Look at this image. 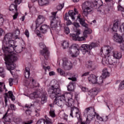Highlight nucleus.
Listing matches in <instances>:
<instances>
[{
  "label": "nucleus",
  "mask_w": 124,
  "mask_h": 124,
  "mask_svg": "<svg viewBox=\"0 0 124 124\" xmlns=\"http://www.w3.org/2000/svg\"><path fill=\"white\" fill-rule=\"evenodd\" d=\"M37 123V124H47L46 123V120L44 119H39Z\"/></svg>",
  "instance_id": "f704fd0d"
},
{
  "label": "nucleus",
  "mask_w": 124,
  "mask_h": 124,
  "mask_svg": "<svg viewBox=\"0 0 124 124\" xmlns=\"http://www.w3.org/2000/svg\"><path fill=\"white\" fill-rule=\"evenodd\" d=\"M44 21H45V18H44V16H39L35 21L36 26L39 27V25H41V24H43Z\"/></svg>",
  "instance_id": "2eb2a0df"
},
{
  "label": "nucleus",
  "mask_w": 124,
  "mask_h": 124,
  "mask_svg": "<svg viewBox=\"0 0 124 124\" xmlns=\"http://www.w3.org/2000/svg\"><path fill=\"white\" fill-rule=\"evenodd\" d=\"M55 73L54 71H51L49 73V76H53V75H55Z\"/></svg>",
  "instance_id": "338daca9"
},
{
  "label": "nucleus",
  "mask_w": 124,
  "mask_h": 124,
  "mask_svg": "<svg viewBox=\"0 0 124 124\" xmlns=\"http://www.w3.org/2000/svg\"><path fill=\"white\" fill-rule=\"evenodd\" d=\"M122 29H123L124 31V23L122 24V25H121L120 26V29H119V31H121L122 32Z\"/></svg>",
  "instance_id": "052dcab7"
},
{
  "label": "nucleus",
  "mask_w": 124,
  "mask_h": 124,
  "mask_svg": "<svg viewBox=\"0 0 124 124\" xmlns=\"http://www.w3.org/2000/svg\"><path fill=\"white\" fill-rule=\"evenodd\" d=\"M47 93L43 90L41 92L37 91L33 92L32 93L30 94V97L31 99H34V98H38L41 97V104L43 105L44 103L47 102Z\"/></svg>",
  "instance_id": "0eeeda50"
},
{
  "label": "nucleus",
  "mask_w": 124,
  "mask_h": 124,
  "mask_svg": "<svg viewBox=\"0 0 124 124\" xmlns=\"http://www.w3.org/2000/svg\"><path fill=\"white\" fill-rule=\"evenodd\" d=\"M62 61V67L65 70H70L72 68V63L69 62L66 58H63Z\"/></svg>",
  "instance_id": "f8f14e48"
},
{
  "label": "nucleus",
  "mask_w": 124,
  "mask_h": 124,
  "mask_svg": "<svg viewBox=\"0 0 124 124\" xmlns=\"http://www.w3.org/2000/svg\"><path fill=\"white\" fill-rule=\"evenodd\" d=\"M32 84L34 88H36V87H37V86L36 85V82L34 81V79H32Z\"/></svg>",
  "instance_id": "13d9d810"
},
{
  "label": "nucleus",
  "mask_w": 124,
  "mask_h": 124,
  "mask_svg": "<svg viewBox=\"0 0 124 124\" xmlns=\"http://www.w3.org/2000/svg\"><path fill=\"white\" fill-rule=\"evenodd\" d=\"M73 112L76 113V117H78V122L81 123V124H90L91 122L93 120V119L94 117H96V119L100 121L101 122H107L108 121V116H106L105 117L102 118L99 116V114L95 112V109L93 107H90L86 108L84 112V116L86 118V122H82V119L79 114V109L77 108H72L70 113V116L73 118Z\"/></svg>",
  "instance_id": "f257e3e1"
},
{
  "label": "nucleus",
  "mask_w": 124,
  "mask_h": 124,
  "mask_svg": "<svg viewBox=\"0 0 124 124\" xmlns=\"http://www.w3.org/2000/svg\"><path fill=\"white\" fill-rule=\"evenodd\" d=\"M81 90H82V92H84V93L89 92V89L85 87H82L81 88Z\"/></svg>",
  "instance_id": "6e6d98bb"
},
{
  "label": "nucleus",
  "mask_w": 124,
  "mask_h": 124,
  "mask_svg": "<svg viewBox=\"0 0 124 124\" xmlns=\"http://www.w3.org/2000/svg\"><path fill=\"white\" fill-rule=\"evenodd\" d=\"M62 95L64 97V99L67 98L68 105L69 107L72 106L73 103H74V100L73 99V93L71 92H66L64 93H61Z\"/></svg>",
  "instance_id": "9d476101"
},
{
  "label": "nucleus",
  "mask_w": 124,
  "mask_h": 124,
  "mask_svg": "<svg viewBox=\"0 0 124 124\" xmlns=\"http://www.w3.org/2000/svg\"><path fill=\"white\" fill-rule=\"evenodd\" d=\"M8 93L10 98L13 101H14V100H15V98H14V96L13 95V93L12 92V91H9Z\"/></svg>",
  "instance_id": "e433bc0d"
},
{
  "label": "nucleus",
  "mask_w": 124,
  "mask_h": 124,
  "mask_svg": "<svg viewBox=\"0 0 124 124\" xmlns=\"http://www.w3.org/2000/svg\"><path fill=\"white\" fill-rule=\"evenodd\" d=\"M2 87L5 89V84L3 82H0V93H2Z\"/></svg>",
  "instance_id": "58836bf2"
},
{
  "label": "nucleus",
  "mask_w": 124,
  "mask_h": 124,
  "mask_svg": "<svg viewBox=\"0 0 124 124\" xmlns=\"http://www.w3.org/2000/svg\"><path fill=\"white\" fill-rule=\"evenodd\" d=\"M43 68L45 70V71H46L47 69V70H49V69H50L51 67H50L49 66H45V65L43 66Z\"/></svg>",
  "instance_id": "4d7b16f0"
},
{
  "label": "nucleus",
  "mask_w": 124,
  "mask_h": 124,
  "mask_svg": "<svg viewBox=\"0 0 124 124\" xmlns=\"http://www.w3.org/2000/svg\"><path fill=\"white\" fill-rule=\"evenodd\" d=\"M118 29H119V23L118 22H116L113 24L112 31H115L116 32V31H118Z\"/></svg>",
  "instance_id": "c756f323"
},
{
  "label": "nucleus",
  "mask_w": 124,
  "mask_h": 124,
  "mask_svg": "<svg viewBox=\"0 0 124 124\" xmlns=\"http://www.w3.org/2000/svg\"><path fill=\"white\" fill-rule=\"evenodd\" d=\"M113 40L118 43H122V36L118 35V33H115L113 36Z\"/></svg>",
  "instance_id": "a211bd4d"
},
{
  "label": "nucleus",
  "mask_w": 124,
  "mask_h": 124,
  "mask_svg": "<svg viewBox=\"0 0 124 124\" xmlns=\"http://www.w3.org/2000/svg\"><path fill=\"white\" fill-rule=\"evenodd\" d=\"M49 29V26H47L46 24H44L41 26L40 28V31L42 33H46L47 31Z\"/></svg>",
  "instance_id": "4be33fe9"
},
{
  "label": "nucleus",
  "mask_w": 124,
  "mask_h": 124,
  "mask_svg": "<svg viewBox=\"0 0 124 124\" xmlns=\"http://www.w3.org/2000/svg\"><path fill=\"white\" fill-rule=\"evenodd\" d=\"M18 15H19V13H18L17 12L15 14V15L13 16V19L14 20H15L18 18Z\"/></svg>",
  "instance_id": "864d4df0"
},
{
  "label": "nucleus",
  "mask_w": 124,
  "mask_h": 124,
  "mask_svg": "<svg viewBox=\"0 0 124 124\" xmlns=\"http://www.w3.org/2000/svg\"><path fill=\"white\" fill-rule=\"evenodd\" d=\"M101 76H102L105 79L107 78V77H109V72H108V69H107V68H104L103 69Z\"/></svg>",
  "instance_id": "393cba45"
},
{
  "label": "nucleus",
  "mask_w": 124,
  "mask_h": 124,
  "mask_svg": "<svg viewBox=\"0 0 124 124\" xmlns=\"http://www.w3.org/2000/svg\"><path fill=\"white\" fill-rule=\"evenodd\" d=\"M39 45L40 48L43 49V50H40L41 55L43 56L46 60H48L49 56H50V52L48 48L46 47V46L43 43H40Z\"/></svg>",
  "instance_id": "1a4fd4ad"
},
{
  "label": "nucleus",
  "mask_w": 124,
  "mask_h": 124,
  "mask_svg": "<svg viewBox=\"0 0 124 124\" xmlns=\"http://www.w3.org/2000/svg\"><path fill=\"white\" fill-rule=\"evenodd\" d=\"M97 77L94 75H91L89 77H88V80L90 83L92 84H96V79Z\"/></svg>",
  "instance_id": "f3484780"
},
{
  "label": "nucleus",
  "mask_w": 124,
  "mask_h": 124,
  "mask_svg": "<svg viewBox=\"0 0 124 124\" xmlns=\"http://www.w3.org/2000/svg\"><path fill=\"white\" fill-rule=\"evenodd\" d=\"M25 34L29 38L30 37V32H29V30H26L25 31Z\"/></svg>",
  "instance_id": "603ef678"
},
{
  "label": "nucleus",
  "mask_w": 124,
  "mask_h": 124,
  "mask_svg": "<svg viewBox=\"0 0 124 124\" xmlns=\"http://www.w3.org/2000/svg\"><path fill=\"white\" fill-rule=\"evenodd\" d=\"M89 74H90L89 72H87L84 73L83 74H82L81 77H84V76H88V75H89Z\"/></svg>",
  "instance_id": "bf43d9fd"
},
{
  "label": "nucleus",
  "mask_w": 124,
  "mask_h": 124,
  "mask_svg": "<svg viewBox=\"0 0 124 124\" xmlns=\"http://www.w3.org/2000/svg\"><path fill=\"white\" fill-rule=\"evenodd\" d=\"M74 86H75V82L73 81L70 82L67 86V90L69 92H74V89H75Z\"/></svg>",
  "instance_id": "aec40b11"
},
{
  "label": "nucleus",
  "mask_w": 124,
  "mask_h": 124,
  "mask_svg": "<svg viewBox=\"0 0 124 124\" xmlns=\"http://www.w3.org/2000/svg\"><path fill=\"white\" fill-rule=\"evenodd\" d=\"M73 25L75 27V28H80V25L77 22H74Z\"/></svg>",
  "instance_id": "5fc2aeb1"
},
{
  "label": "nucleus",
  "mask_w": 124,
  "mask_h": 124,
  "mask_svg": "<svg viewBox=\"0 0 124 124\" xmlns=\"http://www.w3.org/2000/svg\"><path fill=\"white\" fill-rule=\"evenodd\" d=\"M64 31L66 34H68L70 32V30H69V28L67 27H64Z\"/></svg>",
  "instance_id": "79ce46f5"
},
{
  "label": "nucleus",
  "mask_w": 124,
  "mask_h": 124,
  "mask_svg": "<svg viewBox=\"0 0 124 124\" xmlns=\"http://www.w3.org/2000/svg\"><path fill=\"white\" fill-rule=\"evenodd\" d=\"M80 15H78V19H79L80 24H81L82 26H83V27H85V28H87V27H88V24L85 23V19L83 18H80Z\"/></svg>",
  "instance_id": "a878e982"
},
{
  "label": "nucleus",
  "mask_w": 124,
  "mask_h": 124,
  "mask_svg": "<svg viewBox=\"0 0 124 124\" xmlns=\"http://www.w3.org/2000/svg\"><path fill=\"white\" fill-rule=\"evenodd\" d=\"M77 33H72L70 34V37H72L73 40H78V37L79 36V34H80V30L78 29L77 31Z\"/></svg>",
  "instance_id": "b1692460"
},
{
  "label": "nucleus",
  "mask_w": 124,
  "mask_h": 124,
  "mask_svg": "<svg viewBox=\"0 0 124 124\" xmlns=\"http://www.w3.org/2000/svg\"><path fill=\"white\" fill-rule=\"evenodd\" d=\"M17 46L15 45V41L13 40V34L8 33L5 35L2 41V50L5 54H11L15 51Z\"/></svg>",
  "instance_id": "20e7f679"
},
{
  "label": "nucleus",
  "mask_w": 124,
  "mask_h": 124,
  "mask_svg": "<svg viewBox=\"0 0 124 124\" xmlns=\"http://www.w3.org/2000/svg\"><path fill=\"white\" fill-rule=\"evenodd\" d=\"M92 32L93 31H92V29L88 28L84 31L83 36L84 37H88V34H91V33H92Z\"/></svg>",
  "instance_id": "bb28decb"
},
{
  "label": "nucleus",
  "mask_w": 124,
  "mask_h": 124,
  "mask_svg": "<svg viewBox=\"0 0 124 124\" xmlns=\"http://www.w3.org/2000/svg\"><path fill=\"white\" fill-rule=\"evenodd\" d=\"M30 71H31V69L29 67H26L25 71H24V76L25 78H29L30 75L31 73H30Z\"/></svg>",
  "instance_id": "cd10ccee"
},
{
  "label": "nucleus",
  "mask_w": 124,
  "mask_h": 124,
  "mask_svg": "<svg viewBox=\"0 0 124 124\" xmlns=\"http://www.w3.org/2000/svg\"><path fill=\"white\" fill-rule=\"evenodd\" d=\"M50 97L54 101V104L58 105L59 107H63L66 101L64 96L62 94V91L60 89V84L56 83L50 87Z\"/></svg>",
  "instance_id": "f03ea898"
},
{
  "label": "nucleus",
  "mask_w": 124,
  "mask_h": 124,
  "mask_svg": "<svg viewBox=\"0 0 124 124\" xmlns=\"http://www.w3.org/2000/svg\"><path fill=\"white\" fill-rule=\"evenodd\" d=\"M8 55H6V53H5L4 60L6 67L8 70L10 71L12 75H13V72L11 70H14L16 68V64L14 63V62H16L18 60L17 57V54L15 53H12L11 55L8 53Z\"/></svg>",
  "instance_id": "39448f33"
},
{
  "label": "nucleus",
  "mask_w": 124,
  "mask_h": 124,
  "mask_svg": "<svg viewBox=\"0 0 124 124\" xmlns=\"http://www.w3.org/2000/svg\"><path fill=\"white\" fill-rule=\"evenodd\" d=\"M33 105L32 104H31L30 105L29 104H26L24 108H27L28 109H26L25 111L26 114L27 115V116H30L31 114V110H30V108L31 107H32Z\"/></svg>",
  "instance_id": "412c9836"
},
{
  "label": "nucleus",
  "mask_w": 124,
  "mask_h": 124,
  "mask_svg": "<svg viewBox=\"0 0 124 124\" xmlns=\"http://www.w3.org/2000/svg\"><path fill=\"white\" fill-rule=\"evenodd\" d=\"M13 82H14V79L13 78H10L9 79V83L10 87H12V86H13Z\"/></svg>",
  "instance_id": "a18cd8bd"
},
{
  "label": "nucleus",
  "mask_w": 124,
  "mask_h": 124,
  "mask_svg": "<svg viewBox=\"0 0 124 124\" xmlns=\"http://www.w3.org/2000/svg\"><path fill=\"white\" fill-rule=\"evenodd\" d=\"M57 70L60 75H62V76H65V72H64L62 69L58 68Z\"/></svg>",
  "instance_id": "4c0bfd02"
},
{
  "label": "nucleus",
  "mask_w": 124,
  "mask_h": 124,
  "mask_svg": "<svg viewBox=\"0 0 124 124\" xmlns=\"http://www.w3.org/2000/svg\"><path fill=\"white\" fill-rule=\"evenodd\" d=\"M33 122V121L32 120H30L27 122H25L24 123V124H32V123Z\"/></svg>",
  "instance_id": "774afa93"
},
{
  "label": "nucleus",
  "mask_w": 124,
  "mask_h": 124,
  "mask_svg": "<svg viewBox=\"0 0 124 124\" xmlns=\"http://www.w3.org/2000/svg\"><path fill=\"white\" fill-rule=\"evenodd\" d=\"M49 115L52 118L56 117V113H55V110L51 109L49 111Z\"/></svg>",
  "instance_id": "c9c22d12"
},
{
  "label": "nucleus",
  "mask_w": 124,
  "mask_h": 124,
  "mask_svg": "<svg viewBox=\"0 0 124 124\" xmlns=\"http://www.w3.org/2000/svg\"><path fill=\"white\" fill-rule=\"evenodd\" d=\"M98 93V90L96 88H93L89 91V94L91 96H95Z\"/></svg>",
  "instance_id": "6ab92c4d"
},
{
  "label": "nucleus",
  "mask_w": 124,
  "mask_h": 124,
  "mask_svg": "<svg viewBox=\"0 0 124 124\" xmlns=\"http://www.w3.org/2000/svg\"><path fill=\"white\" fill-rule=\"evenodd\" d=\"M118 90L119 91H123L124 90V80H122L119 84Z\"/></svg>",
  "instance_id": "2f4dec72"
},
{
  "label": "nucleus",
  "mask_w": 124,
  "mask_h": 124,
  "mask_svg": "<svg viewBox=\"0 0 124 124\" xmlns=\"http://www.w3.org/2000/svg\"><path fill=\"white\" fill-rule=\"evenodd\" d=\"M103 79H105L103 78V76H100L99 78L96 79V84H99V85H101L102 83H103Z\"/></svg>",
  "instance_id": "473e14b6"
},
{
  "label": "nucleus",
  "mask_w": 124,
  "mask_h": 124,
  "mask_svg": "<svg viewBox=\"0 0 124 124\" xmlns=\"http://www.w3.org/2000/svg\"><path fill=\"white\" fill-rule=\"evenodd\" d=\"M66 24L67 26H70V25L72 24V22H71V20H67Z\"/></svg>",
  "instance_id": "0e129e2a"
},
{
  "label": "nucleus",
  "mask_w": 124,
  "mask_h": 124,
  "mask_svg": "<svg viewBox=\"0 0 124 124\" xmlns=\"http://www.w3.org/2000/svg\"><path fill=\"white\" fill-rule=\"evenodd\" d=\"M112 56L114 58L112 61H114L115 59L116 60H120V59H122V57H123V55H122V53H121V52L117 51H113Z\"/></svg>",
  "instance_id": "4468645a"
},
{
  "label": "nucleus",
  "mask_w": 124,
  "mask_h": 124,
  "mask_svg": "<svg viewBox=\"0 0 124 124\" xmlns=\"http://www.w3.org/2000/svg\"><path fill=\"white\" fill-rule=\"evenodd\" d=\"M3 22H4V19H3V18H1L0 19V27H1V26H2V25H3Z\"/></svg>",
  "instance_id": "69168bd1"
},
{
  "label": "nucleus",
  "mask_w": 124,
  "mask_h": 124,
  "mask_svg": "<svg viewBox=\"0 0 124 124\" xmlns=\"http://www.w3.org/2000/svg\"><path fill=\"white\" fill-rule=\"evenodd\" d=\"M57 12L51 13L52 16H50V27L52 29L56 28L58 27V20H59V17H56Z\"/></svg>",
  "instance_id": "9b49d317"
},
{
  "label": "nucleus",
  "mask_w": 124,
  "mask_h": 124,
  "mask_svg": "<svg viewBox=\"0 0 124 124\" xmlns=\"http://www.w3.org/2000/svg\"><path fill=\"white\" fill-rule=\"evenodd\" d=\"M78 41H85L86 40V39L85 38V37H79L78 38Z\"/></svg>",
  "instance_id": "8fccbe9b"
},
{
  "label": "nucleus",
  "mask_w": 124,
  "mask_h": 124,
  "mask_svg": "<svg viewBox=\"0 0 124 124\" xmlns=\"http://www.w3.org/2000/svg\"><path fill=\"white\" fill-rule=\"evenodd\" d=\"M0 76L2 78L5 77V73H4V69H3V67H0Z\"/></svg>",
  "instance_id": "72a5a7b5"
},
{
  "label": "nucleus",
  "mask_w": 124,
  "mask_h": 124,
  "mask_svg": "<svg viewBox=\"0 0 124 124\" xmlns=\"http://www.w3.org/2000/svg\"><path fill=\"white\" fill-rule=\"evenodd\" d=\"M82 9L83 14L86 17L92 12H93V7L91 2L86 1L83 2L81 5Z\"/></svg>",
  "instance_id": "6e6552de"
},
{
  "label": "nucleus",
  "mask_w": 124,
  "mask_h": 124,
  "mask_svg": "<svg viewBox=\"0 0 124 124\" xmlns=\"http://www.w3.org/2000/svg\"><path fill=\"white\" fill-rule=\"evenodd\" d=\"M103 4V2H102V0H98L97 1L94 0L93 2V5L94 8H96V7H98V8L97 9V11L98 12H102V10H101V7L100 6H102V5Z\"/></svg>",
  "instance_id": "ddd939ff"
},
{
  "label": "nucleus",
  "mask_w": 124,
  "mask_h": 124,
  "mask_svg": "<svg viewBox=\"0 0 124 124\" xmlns=\"http://www.w3.org/2000/svg\"><path fill=\"white\" fill-rule=\"evenodd\" d=\"M95 47H97V44L95 43H92L90 45L83 44L81 45L79 49L78 48V45L74 44L72 46L69 53L71 55L72 58H76V57L79 56L80 50L82 51L83 55L87 53L88 55H90L91 54V50L93 48H95Z\"/></svg>",
  "instance_id": "7ed1b4c3"
},
{
  "label": "nucleus",
  "mask_w": 124,
  "mask_h": 124,
  "mask_svg": "<svg viewBox=\"0 0 124 124\" xmlns=\"http://www.w3.org/2000/svg\"><path fill=\"white\" fill-rule=\"evenodd\" d=\"M22 2V0H15V3H16V5L17 4H20Z\"/></svg>",
  "instance_id": "680f3d73"
},
{
  "label": "nucleus",
  "mask_w": 124,
  "mask_h": 124,
  "mask_svg": "<svg viewBox=\"0 0 124 124\" xmlns=\"http://www.w3.org/2000/svg\"><path fill=\"white\" fill-rule=\"evenodd\" d=\"M5 96H4V101H5L6 106H7V102H8L7 98H8V93H5Z\"/></svg>",
  "instance_id": "ea45409f"
},
{
  "label": "nucleus",
  "mask_w": 124,
  "mask_h": 124,
  "mask_svg": "<svg viewBox=\"0 0 124 124\" xmlns=\"http://www.w3.org/2000/svg\"><path fill=\"white\" fill-rule=\"evenodd\" d=\"M50 0H39L38 4L40 6H45L49 4Z\"/></svg>",
  "instance_id": "5701e85b"
},
{
  "label": "nucleus",
  "mask_w": 124,
  "mask_h": 124,
  "mask_svg": "<svg viewBox=\"0 0 124 124\" xmlns=\"http://www.w3.org/2000/svg\"><path fill=\"white\" fill-rule=\"evenodd\" d=\"M9 10L10 11H13L15 13L17 12V5L13 4H11L9 6Z\"/></svg>",
  "instance_id": "c85d7f7f"
},
{
  "label": "nucleus",
  "mask_w": 124,
  "mask_h": 124,
  "mask_svg": "<svg viewBox=\"0 0 124 124\" xmlns=\"http://www.w3.org/2000/svg\"><path fill=\"white\" fill-rule=\"evenodd\" d=\"M63 6H64V4H61L57 6V8L58 10H62L63 8Z\"/></svg>",
  "instance_id": "37998d69"
},
{
  "label": "nucleus",
  "mask_w": 124,
  "mask_h": 124,
  "mask_svg": "<svg viewBox=\"0 0 124 124\" xmlns=\"http://www.w3.org/2000/svg\"><path fill=\"white\" fill-rule=\"evenodd\" d=\"M15 34L16 36H18L20 35V30L16 29L15 31Z\"/></svg>",
  "instance_id": "09e8293b"
},
{
  "label": "nucleus",
  "mask_w": 124,
  "mask_h": 124,
  "mask_svg": "<svg viewBox=\"0 0 124 124\" xmlns=\"http://www.w3.org/2000/svg\"><path fill=\"white\" fill-rule=\"evenodd\" d=\"M105 49L104 50L102 48L101 49V52L105 55V57L103 58L102 61V64L104 65H108V64L112 65L116 62L115 61L112 60L111 58L109 59V57H110V53H111V51L113 50V48L112 46H105Z\"/></svg>",
  "instance_id": "423d86ee"
},
{
  "label": "nucleus",
  "mask_w": 124,
  "mask_h": 124,
  "mask_svg": "<svg viewBox=\"0 0 124 124\" xmlns=\"http://www.w3.org/2000/svg\"><path fill=\"white\" fill-rule=\"evenodd\" d=\"M118 9L119 11H122V12H124V8L122 7L121 5H119L118 6Z\"/></svg>",
  "instance_id": "de8ad7c7"
},
{
  "label": "nucleus",
  "mask_w": 124,
  "mask_h": 124,
  "mask_svg": "<svg viewBox=\"0 0 124 124\" xmlns=\"http://www.w3.org/2000/svg\"><path fill=\"white\" fill-rule=\"evenodd\" d=\"M62 45L63 47V49H66V48H68V46H69V43L66 41H64L62 44Z\"/></svg>",
  "instance_id": "7c9ffc66"
},
{
  "label": "nucleus",
  "mask_w": 124,
  "mask_h": 124,
  "mask_svg": "<svg viewBox=\"0 0 124 124\" xmlns=\"http://www.w3.org/2000/svg\"><path fill=\"white\" fill-rule=\"evenodd\" d=\"M68 80H71V81H73V82H76L77 81V78L75 77H72V78H68Z\"/></svg>",
  "instance_id": "3c124183"
},
{
  "label": "nucleus",
  "mask_w": 124,
  "mask_h": 124,
  "mask_svg": "<svg viewBox=\"0 0 124 124\" xmlns=\"http://www.w3.org/2000/svg\"><path fill=\"white\" fill-rule=\"evenodd\" d=\"M10 108H11V110L12 111L16 110V107H15V105L14 104H10Z\"/></svg>",
  "instance_id": "49530a36"
},
{
  "label": "nucleus",
  "mask_w": 124,
  "mask_h": 124,
  "mask_svg": "<svg viewBox=\"0 0 124 124\" xmlns=\"http://www.w3.org/2000/svg\"><path fill=\"white\" fill-rule=\"evenodd\" d=\"M40 109H37L35 111V116L36 117H39L40 116Z\"/></svg>",
  "instance_id": "a19ab883"
},
{
  "label": "nucleus",
  "mask_w": 124,
  "mask_h": 124,
  "mask_svg": "<svg viewBox=\"0 0 124 124\" xmlns=\"http://www.w3.org/2000/svg\"><path fill=\"white\" fill-rule=\"evenodd\" d=\"M92 64H93V62H92L91 61H89L86 63V67L90 68V67H92Z\"/></svg>",
  "instance_id": "c03bdc74"
},
{
  "label": "nucleus",
  "mask_w": 124,
  "mask_h": 124,
  "mask_svg": "<svg viewBox=\"0 0 124 124\" xmlns=\"http://www.w3.org/2000/svg\"><path fill=\"white\" fill-rule=\"evenodd\" d=\"M74 12H73V11H70L69 12V15L70 17H71L72 20H75V16L76 14H78V13H79L78 10L76 8L74 9Z\"/></svg>",
  "instance_id": "dca6fc26"
},
{
  "label": "nucleus",
  "mask_w": 124,
  "mask_h": 124,
  "mask_svg": "<svg viewBox=\"0 0 124 124\" xmlns=\"http://www.w3.org/2000/svg\"><path fill=\"white\" fill-rule=\"evenodd\" d=\"M46 124H53V123H52V120L51 119H47L46 120Z\"/></svg>",
  "instance_id": "e2e57ef3"
}]
</instances>
